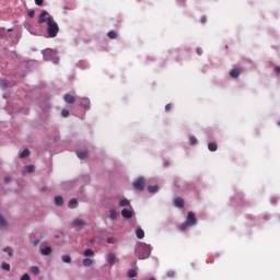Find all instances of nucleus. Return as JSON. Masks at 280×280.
<instances>
[{
  "label": "nucleus",
  "instance_id": "46",
  "mask_svg": "<svg viewBox=\"0 0 280 280\" xmlns=\"http://www.w3.org/2000/svg\"><path fill=\"white\" fill-rule=\"evenodd\" d=\"M11 180L10 176L4 177V183H10Z\"/></svg>",
  "mask_w": 280,
  "mask_h": 280
},
{
  "label": "nucleus",
  "instance_id": "18",
  "mask_svg": "<svg viewBox=\"0 0 280 280\" xmlns=\"http://www.w3.org/2000/svg\"><path fill=\"white\" fill-rule=\"evenodd\" d=\"M95 255V252L93 249H85L83 253L84 257H93Z\"/></svg>",
  "mask_w": 280,
  "mask_h": 280
},
{
  "label": "nucleus",
  "instance_id": "20",
  "mask_svg": "<svg viewBox=\"0 0 280 280\" xmlns=\"http://www.w3.org/2000/svg\"><path fill=\"white\" fill-rule=\"evenodd\" d=\"M3 253H8L9 257H13L14 256V250L10 247H4Z\"/></svg>",
  "mask_w": 280,
  "mask_h": 280
},
{
  "label": "nucleus",
  "instance_id": "10",
  "mask_svg": "<svg viewBox=\"0 0 280 280\" xmlns=\"http://www.w3.org/2000/svg\"><path fill=\"white\" fill-rule=\"evenodd\" d=\"M66 104H74L75 103V97H73V95L70 94H66L63 97Z\"/></svg>",
  "mask_w": 280,
  "mask_h": 280
},
{
  "label": "nucleus",
  "instance_id": "8",
  "mask_svg": "<svg viewBox=\"0 0 280 280\" xmlns=\"http://www.w3.org/2000/svg\"><path fill=\"white\" fill-rule=\"evenodd\" d=\"M115 261H117V257L115 256V254H108L107 264H109V266H115Z\"/></svg>",
  "mask_w": 280,
  "mask_h": 280
},
{
  "label": "nucleus",
  "instance_id": "6",
  "mask_svg": "<svg viewBox=\"0 0 280 280\" xmlns=\"http://www.w3.org/2000/svg\"><path fill=\"white\" fill-rule=\"evenodd\" d=\"M72 226H74V229H82V226H86V222L81 219H75L72 221Z\"/></svg>",
  "mask_w": 280,
  "mask_h": 280
},
{
  "label": "nucleus",
  "instance_id": "40",
  "mask_svg": "<svg viewBox=\"0 0 280 280\" xmlns=\"http://www.w3.org/2000/svg\"><path fill=\"white\" fill-rule=\"evenodd\" d=\"M107 244H115V238L108 237L107 238Z\"/></svg>",
  "mask_w": 280,
  "mask_h": 280
},
{
  "label": "nucleus",
  "instance_id": "7",
  "mask_svg": "<svg viewBox=\"0 0 280 280\" xmlns=\"http://www.w3.org/2000/svg\"><path fill=\"white\" fill-rule=\"evenodd\" d=\"M175 207H178L179 209H183L185 207V200L183 198L178 197L174 199Z\"/></svg>",
  "mask_w": 280,
  "mask_h": 280
},
{
  "label": "nucleus",
  "instance_id": "30",
  "mask_svg": "<svg viewBox=\"0 0 280 280\" xmlns=\"http://www.w3.org/2000/svg\"><path fill=\"white\" fill-rule=\"evenodd\" d=\"M86 151H78L77 152V155L80 158V159H84L86 156Z\"/></svg>",
  "mask_w": 280,
  "mask_h": 280
},
{
  "label": "nucleus",
  "instance_id": "21",
  "mask_svg": "<svg viewBox=\"0 0 280 280\" xmlns=\"http://www.w3.org/2000/svg\"><path fill=\"white\" fill-rule=\"evenodd\" d=\"M148 191L150 194H156V191H159V186H149Z\"/></svg>",
  "mask_w": 280,
  "mask_h": 280
},
{
  "label": "nucleus",
  "instance_id": "45",
  "mask_svg": "<svg viewBox=\"0 0 280 280\" xmlns=\"http://www.w3.org/2000/svg\"><path fill=\"white\" fill-rule=\"evenodd\" d=\"M275 72L279 75L280 74V67H276Z\"/></svg>",
  "mask_w": 280,
  "mask_h": 280
},
{
  "label": "nucleus",
  "instance_id": "4",
  "mask_svg": "<svg viewBox=\"0 0 280 280\" xmlns=\"http://www.w3.org/2000/svg\"><path fill=\"white\" fill-rule=\"evenodd\" d=\"M77 103L79 106H82L83 108H89V106H91V101H89V98L86 97L77 100Z\"/></svg>",
  "mask_w": 280,
  "mask_h": 280
},
{
  "label": "nucleus",
  "instance_id": "16",
  "mask_svg": "<svg viewBox=\"0 0 280 280\" xmlns=\"http://www.w3.org/2000/svg\"><path fill=\"white\" fill-rule=\"evenodd\" d=\"M82 265L84 268H89L90 266H93V260L91 258H85L83 259Z\"/></svg>",
  "mask_w": 280,
  "mask_h": 280
},
{
  "label": "nucleus",
  "instance_id": "25",
  "mask_svg": "<svg viewBox=\"0 0 280 280\" xmlns=\"http://www.w3.org/2000/svg\"><path fill=\"white\" fill-rule=\"evenodd\" d=\"M128 277H129V279H135V277H137V270L130 269L128 271Z\"/></svg>",
  "mask_w": 280,
  "mask_h": 280
},
{
  "label": "nucleus",
  "instance_id": "27",
  "mask_svg": "<svg viewBox=\"0 0 280 280\" xmlns=\"http://www.w3.org/2000/svg\"><path fill=\"white\" fill-rule=\"evenodd\" d=\"M61 259H62L63 264H71V256H69V255L62 256Z\"/></svg>",
  "mask_w": 280,
  "mask_h": 280
},
{
  "label": "nucleus",
  "instance_id": "17",
  "mask_svg": "<svg viewBox=\"0 0 280 280\" xmlns=\"http://www.w3.org/2000/svg\"><path fill=\"white\" fill-rule=\"evenodd\" d=\"M27 156H30V149H24V150L20 153V159H27Z\"/></svg>",
  "mask_w": 280,
  "mask_h": 280
},
{
  "label": "nucleus",
  "instance_id": "41",
  "mask_svg": "<svg viewBox=\"0 0 280 280\" xmlns=\"http://www.w3.org/2000/svg\"><path fill=\"white\" fill-rule=\"evenodd\" d=\"M44 1L45 0H35V3L40 7V5H43Z\"/></svg>",
  "mask_w": 280,
  "mask_h": 280
},
{
  "label": "nucleus",
  "instance_id": "31",
  "mask_svg": "<svg viewBox=\"0 0 280 280\" xmlns=\"http://www.w3.org/2000/svg\"><path fill=\"white\" fill-rule=\"evenodd\" d=\"M109 218L110 220H117V212L115 210H110Z\"/></svg>",
  "mask_w": 280,
  "mask_h": 280
},
{
  "label": "nucleus",
  "instance_id": "22",
  "mask_svg": "<svg viewBox=\"0 0 280 280\" xmlns=\"http://www.w3.org/2000/svg\"><path fill=\"white\" fill-rule=\"evenodd\" d=\"M150 257V252L145 249L142 255L139 256V259H148Z\"/></svg>",
  "mask_w": 280,
  "mask_h": 280
},
{
  "label": "nucleus",
  "instance_id": "32",
  "mask_svg": "<svg viewBox=\"0 0 280 280\" xmlns=\"http://www.w3.org/2000/svg\"><path fill=\"white\" fill-rule=\"evenodd\" d=\"M176 276V271L174 270H170L166 272V277H168L170 279H172V277H175Z\"/></svg>",
  "mask_w": 280,
  "mask_h": 280
},
{
  "label": "nucleus",
  "instance_id": "12",
  "mask_svg": "<svg viewBox=\"0 0 280 280\" xmlns=\"http://www.w3.org/2000/svg\"><path fill=\"white\" fill-rule=\"evenodd\" d=\"M240 73H242V72L240 71V69H232V70L230 71V78H233V79L240 78Z\"/></svg>",
  "mask_w": 280,
  "mask_h": 280
},
{
  "label": "nucleus",
  "instance_id": "49",
  "mask_svg": "<svg viewBox=\"0 0 280 280\" xmlns=\"http://www.w3.org/2000/svg\"><path fill=\"white\" fill-rule=\"evenodd\" d=\"M38 244V242H35V246Z\"/></svg>",
  "mask_w": 280,
  "mask_h": 280
},
{
  "label": "nucleus",
  "instance_id": "44",
  "mask_svg": "<svg viewBox=\"0 0 280 280\" xmlns=\"http://www.w3.org/2000/svg\"><path fill=\"white\" fill-rule=\"evenodd\" d=\"M48 54H52L54 56H56V51L54 50H46L45 56H47Z\"/></svg>",
  "mask_w": 280,
  "mask_h": 280
},
{
  "label": "nucleus",
  "instance_id": "1",
  "mask_svg": "<svg viewBox=\"0 0 280 280\" xmlns=\"http://www.w3.org/2000/svg\"><path fill=\"white\" fill-rule=\"evenodd\" d=\"M60 32V27L58 26V23L54 21V18L48 16L47 18V34L49 38H56L58 36V33Z\"/></svg>",
  "mask_w": 280,
  "mask_h": 280
},
{
  "label": "nucleus",
  "instance_id": "14",
  "mask_svg": "<svg viewBox=\"0 0 280 280\" xmlns=\"http://www.w3.org/2000/svg\"><path fill=\"white\" fill-rule=\"evenodd\" d=\"M65 200L62 199V196H56L55 197V205H57V207H62Z\"/></svg>",
  "mask_w": 280,
  "mask_h": 280
},
{
  "label": "nucleus",
  "instance_id": "26",
  "mask_svg": "<svg viewBox=\"0 0 280 280\" xmlns=\"http://www.w3.org/2000/svg\"><path fill=\"white\" fill-rule=\"evenodd\" d=\"M107 36H108V38L115 39V38H117V32H115V31H109V32L107 33Z\"/></svg>",
  "mask_w": 280,
  "mask_h": 280
},
{
  "label": "nucleus",
  "instance_id": "23",
  "mask_svg": "<svg viewBox=\"0 0 280 280\" xmlns=\"http://www.w3.org/2000/svg\"><path fill=\"white\" fill-rule=\"evenodd\" d=\"M120 207H130V200L128 199H122L119 202Z\"/></svg>",
  "mask_w": 280,
  "mask_h": 280
},
{
  "label": "nucleus",
  "instance_id": "37",
  "mask_svg": "<svg viewBox=\"0 0 280 280\" xmlns=\"http://www.w3.org/2000/svg\"><path fill=\"white\" fill-rule=\"evenodd\" d=\"M61 115H62V117H67L69 115V110L62 109Z\"/></svg>",
  "mask_w": 280,
  "mask_h": 280
},
{
  "label": "nucleus",
  "instance_id": "24",
  "mask_svg": "<svg viewBox=\"0 0 280 280\" xmlns=\"http://www.w3.org/2000/svg\"><path fill=\"white\" fill-rule=\"evenodd\" d=\"M189 226H192V225H190V224L186 221V222H184V223L180 224L179 229H180L182 231H187V229H189Z\"/></svg>",
  "mask_w": 280,
  "mask_h": 280
},
{
  "label": "nucleus",
  "instance_id": "35",
  "mask_svg": "<svg viewBox=\"0 0 280 280\" xmlns=\"http://www.w3.org/2000/svg\"><path fill=\"white\" fill-rule=\"evenodd\" d=\"M20 280H32V278H30L28 273H24Z\"/></svg>",
  "mask_w": 280,
  "mask_h": 280
},
{
  "label": "nucleus",
  "instance_id": "48",
  "mask_svg": "<svg viewBox=\"0 0 280 280\" xmlns=\"http://www.w3.org/2000/svg\"><path fill=\"white\" fill-rule=\"evenodd\" d=\"M167 165H170V162H165L164 163V166L167 167Z\"/></svg>",
  "mask_w": 280,
  "mask_h": 280
},
{
  "label": "nucleus",
  "instance_id": "2",
  "mask_svg": "<svg viewBox=\"0 0 280 280\" xmlns=\"http://www.w3.org/2000/svg\"><path fill=\"white\" fill-rule=\"evenodd\" d=\"M143 187H145V179L140 177L133 182V189L137 191H143Z\"/></svg>",
  "mask_w": 280,
  "mask_h": 280
},
{
  "label": "nucleus",
  "instance_id": "29",
  "mask_svg": "<svg viewBox=\"0 0 280 280\" xmlns=\"http://www.w3.org/2000/svg\"><path fill=\"white\" fill-rule=\"evenodd\" d=\"M189 143H190V145H196V143H198V140L196 139V137L191 136L189 138Z\"/></svg>",
  "mask_w": 280,
  "mask_h": 280
},
{
  "label": "nucleus",
  "instance_id": "42",
  "mask_svg": "<svg viewBox=\"0 0 280 280\" xmlns=\"http://www.w3.org/2000/svg\"><path fill=\"white\" fill-rule=\"evenodd\" d=\"M165 110H166V112L172 110V104H166V105H165Z\"/></svg>",
  "mask_w": 280,
  "mask_h": 280
},
{
  "label": "nucleus",
  "instance_id": "5",
  "mask_svg": "<svg viewBox=\"0 0 280 280\" xmlns=\"http://www.w3.org/2000/svg\"><path fill=\"white\" fill-rule=\"evenodd\" d=\"M49 15V13L47 11H43L40 14H39V18L37 20V23L39 25H43V23H47V16Z\"/></svg>",
  "mask_w": 280,
  "mask_h": 280
},
{
  "label": "nucleus",
  "instance_id": "36",
  "mask_svg": "<svg viewBox=\"0 0 280 280\" xmlns=\"http://www.w3.org/2000/svg\"><path fill=\"white\" fill-rule=\"evenodd\" d=\"M73 205H78V199H71L69 201V207H73Z\"/></svg>",
  "mask_w": 280,
  "mask_h": 280
},
{
  "label": "nucleus",
  "instance_id": "13",
  "mask_svg": "<svg viewBox=\"0 0 280 280\" xmlns=\"http://www.w3.org/2000/svg\"><path fill=\"white\" fill-rule=\"evenodd\" d=\"M30 272L35 275V277H38V275H40V269L37 266H33L30 268Z\"/></svg>",
  "mask_w": 280,
  "mask_h": 280
},
{
  "label": "nucleus",
  "instance_id": "28",
  "mask_svg": "<svg viewBox=\"0 0 280 280\" xmlns=\"http://www.w3.org/2000/svg\"><path fill=\"white\" fill-rule=\"evenodd\" d=\"M1 268L2 270H7V272H10V264L2 262Z\"/></svg>",
  "mask_w": 280,
  "mask_h": 280
},
{
  "label": "nucleus",
  "instance_id": "43",
  "mask_svg": "<svg viewBox=\"0 0 280 280\" xmlns=\"http://www.w3.org/2000/svg\"><path fill=\"white\" fill-rule=\"evenodd\" d=\"M196 54H198V56H202V49L201 48H197L196 49Z\"/></svg>",
  "mask_w": 280,
  "mask_h": 280
},
{
  "label": "nucleus",
  "instance_id": "39",
  "mask_svg": "<svg viewBox=\"0 0 280 280\" xmlns=\"http://www.w3.org/2000/svg\"><path fill=\"white\" fill-rule=\"evenodd\" d=\"M5 225V220L0 215V226H4Z\"/></svg>",
  "mask_w": 280,
  "mask_h": 280
},
{
  "label": "nucleus",
  "instance_id": "3",
  "mask_svg": "<svg viewBox=\"0 0 280 280\" xmlns=\"http://www.w3.org/2000/svg\"><path fill=\"white\" fill-rule=\"evenodd\" d=\"M186 222L190 225V226H196V224H198V219H196V214H194V212H188L187 214V219Z\"/></svg>",
  "mask_w": 280,
  "mask_h": 280
},
{
  "label": "nucleus",
  "instance_id": "9",
  "mask_svg": "<svg viewBox=\"0 0 280 280\" xmlns=\"http://www.w3.org/2000/svg\"><path fill=\"white\" fill-rule=\"evenodd\" d=\"M121 215L122 218H125L126 220H130V218H132V211L128 210V209H122L121 210Z\"/></svg>",
  "mask_w": 280,
  "mask_h": 280
},
{
  "label": "nucleus",
  "instance_id": "11",
  "mask_svg": "<svg viewBox=\"0 0 280 280\" xmlns=\"http://www.w3.org/2000/svg\"><path fill=\"white\" fill-rule=\"evenodd\" d=\"M136 235H137L138 240H143L145 237V232L143 231V229L139 228L136 231Z\"/></svg>",
  "mask_w": 280,
  "mask_h": 280
},
{
  "label": "nucleus",
  "instance_id": "15",
  "mask_svg": "<svg viewBox=\"0 0 280 280\" xmlns=\"http://www.w3.org/2000/svg\"><path fill=\"white\" fill-rule=\"evenodd\" d=\"M208 150L210 152H215V150H218V143H215V142L208 143Z\"/></svg>",
  "mask_w": 280,
  "mask_h": 280
},
{
  "label": "nucleus",
  "instance_id": "33",
  "mask_svg": "<svg viewBox=\"0 0 280 280\" xmlns=\"http://www.w3.org/2000/svg\"><path fill=\"white\" fill-rule=\"evenodd\" d=\"M35 15H36V11H34V10H28L27 16H30V19H34Z\"/></svg>",
  "mask_w": 280,
  "mask_h": 280
},
{
  "label": "nucleus",
  "instance_id": "47",
  "mask_svg": "<svg viewBox=\"0 0 280 280\" xmlns=\"http://www.w3.org/2000/svg\"><path fill=\"white\" fill-rule=\"evenodd\" d=\"M201 23H207V18L206 16L201 18Z\"/></svg>",
  "mask_w": 280,
  "mask_h": 280
},
{
  "label": "nucleus",
  "instance_id": "34",
  "mask_svg": "<svg viewBox=\"0 0 280 280\" xmlns=\"http://www.w3.org/2000/svg\"><path fill=\"white\" fill-rule=\"evenodd\" d=\"M25 170H26L27 174H32V172H34V165H27L25 167Z\"/></svg>",
  "mask_w": 280,
  "mask_h": 280
},
{
  "label": "nucleus",
  "instance_id": "38",
  "mask_svg": "<svg viewBox=\"0 0 280 280\" xmlns=\"http://www.w3.org/2000/svg\"><path fill=\"white\" fill-rule=\"evenodd\" d=\"M0 86L3 89V91H5V89H8V83L1 82Z\"/></svg>",
  "mask_w": 280,
  "mask_h": 280
},
{
  "label": "nucleus",
  "instance_id": "19",
  "mask_svg": "<svg viewBox=\"0 0 280 280\" xmlns=\"http://www.w3.org/2000/svg\"><path fill=\"white\" fill-rule=\"evenodd\" d=\"M42 255H51V247L46 246L42 248Z\"/></svg>",
  "mask_w": 280,
  "mask_h": 280
}]
</instances>
